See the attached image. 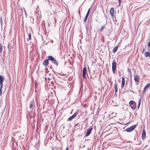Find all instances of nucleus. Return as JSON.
I'll list each match as a JSON object with an SVG mask.
<instances>
[{"label":"nucleus","instance_id":"7c9ffc66","mask_svg":"<svg viewBox=\"0 0 150 150\" xmlns=\"http://www.w3.org/2000/svg\"><path fill=\"white\" fill-rule=\"evenodd\" d=\"M24 12H25V15L26 16V11H25V9H24Z\"/></svg>","mask_w":150,"mask_h":150},{"label":"nucleus","instance_id":"bb28decb","mask_svg":"<svg viewBox=\"0 0 150 150\" xmlns=\"http://www.w3.org/2000/svg\"><path fill=\"white\" fill-rule=\"evenodd\" d=\"M90 8L88 10V11H87V14H89V12H90Z\"/></svg>","mask_w":150,"mask_h":150},{"label":"nucleus","instance_id":"f704fd0d","mask_svg":"<svg viewBox=\"0 0 150 150\" xmlns=\"http://www.w3.org/2000/svg\"><path fill=\"white\" fill-rule=\"evenodd\" d=\"M130 91L132 92L133 93H134V92L133 91L130 90Z\"/></svg>","mask_w":150,"mask_h":150},{"label":"nucleus","instance_id":"f8f14e48","mask_svg":"<svg viewBox=\"0 0 150 150\" xmlns=\"http://www.w3.org/2000/svg\"><path fill=\"white\" fill-rule=\"evenodd\" d=\"M134 80L135 81L138 82L139 80V76L138 75H136L134 77Z\"/></svg>","mask_w":150,"mask_h":150},{"label":"nucleus","instance_id":"0eeeda50","mask_svg":"<svg viewBox=\"0 0 150 150\" xmlns=\"http://www.w3.org/2000/svg\"><path fill=\"white\" fill-rule=\"evenodd\" d=\"M78 114V113L77 112H76L71 116H70L68 118L67 120H71L73 119L76 117V116Z\"/></svg>","mask_w":150,"mask_h":150},{"label":"nucleus","instance_id":"473e14b6","mask_svg":"<svg viewBox=\"0 0 150 150\" xmlns=\"http://www.w3.org/2000/svg\"><path fill=\"white\" fill-rule=\"evenodd\" d=\"M66 150H69L68 148V147L66 148Z\"/></svg>","mask_w":150,"mask_h":150},{"label":"nucleus","instance_id":"58836bf2","mask_svg":"<svg viewBox=\"0 0 150 150\" xmlns=\"http://www.w3.org/2000/svg\"><path fill=\"white\" fill-rule=\"evenodd\" d=\"M136 133L137 134V131H136Z\"/></svg>","mask_w":150,"mask_h":150},{"label":"nucleus","instance_id":"7ed1b4c3","mask_svg":"<svg viewBox=\"0 0 150 150\" xmlns=\"http://www.w3.org/2000/svg\"><path fill=\"white\" fill-rule=\"evenodd\" d=\"M129 105L132 110H134L136 108V103L133 100H131L129 102Z\"/></svg>","mask_w":150,"mask_h":150},{"label":"nucleus","instance_id":"72a5a7b5","mask_svg":"<svg viewBox=\"0 0 150 150\" xmlns=\"http://www.w3.org/2000/svg\"><path fill=\"white\" fill-rule=\"evenodd\" d=\"M50 42H51L52 43H53V41L52 40H51V41H50Z\"/></svg>","mask_w":150,"mask_h":150},{"label":"nucleus","instance_id":"f3484780","mask_svg":"<svg viewBox=\"0 0 150 150\" xmlns=\"http://www.w3.org/2000/svg\"><path fill=\"white\" fill-rule=\"evenodd\" d=\"M114 87H115V91L116 93H117L118 91V88H117V85L116 84V83H115L114 84Z\"/></svg>","mask_w":150,"mask_h":150},{"label":"nucleus","instance_id":"f03ea898","mask_svg":"<svg viewBox=\"0 0 150 150\" xmlns=\"http://www.w3.org/2000/svg\"><path fill=\"white\" fill-rule=\"evenodd\" d=\"M137 125V124L133 125L130 127L127 128L125 130H124V131L128 132H131L136 127Z\"/></svg>","mask_w":150,"mask_h":150},{"label":"nucleus","instance_id":"aec40b11","mask_svg":"<svg viewBox=\"0 0 150 150\" xmlns=\"http://www.w3.org/2000/svg\"><path fill=\"white\" fill-rule=\"evenodd\" d=\"M112 18L114 22H115V23H116L117 22L116 18V17L114 16V17H112Z\"/></svg>","mask_w":150,"mask_h":150},{"label":"nucleus","instance_id":"5701e85b","mask_svg":"<svg viewBox=\"0 0 150 150\" xmlns=\"http://www.w3.org/2000/svg\"><path fill=\"white\" fill-rule=\"evenodd\" d=\"M125 82H122L121 85L122 88L124 86V85H125Z\"/></svg>","mask_w":150,"mask_h":150},{"label":"nucleus","instance_id":"1a4fd4ad","mask_svg":"<svg viewBox=\"0 0 150 150\" xmlns=\"http://www.w3.org/2000/svg\"><path fill=\"white\" fill-rule=\"evenodd\" d=\"M146 136V133L145 130H143L142 133L141 138L143 141L145 139Z\"/></svg>","mask_w":150,"mask_h":150},{"label":"nucleus","instance_id":"39448f33","mask_svg":"<svg viewBox=\"0 0 150 150\" xmlns=\"http://www.w3.org/2000/svg\"><path fill=\"white\" fill-rule=\"evenodd\" d=\"M35 105V102L34 101H31L30 103V110L28 112H32L33 109V107Z\"/></svg>","mask_w":150,"mask_h":150},{"label":"nucleus","instance_id":"20e7f679","mask_svg":"<svg viewBox=\"0 0 150 150\" xmlns=\"http://www.w3.org/2000/svg\"><path fill=\"white\" fill-rule=\"evenodd\" d=\"M93 128V127H91L88 129L85 134V137H88L90 134L91 133V131L92 130Z\"/></svg>","mask_w":150,"mask_h":150},{"label":"nucleus","instance_id":"c85d7f7f","mask_svg":"<svg viewBox=\"0 0 150 150\" xmlns=\"http://www.w3.org/2000/svg\"><path fill=\"white\" fill-rule=\"evenodd\" d=\"M119 4V5L121 4V0H118Z\"/></svg>","mask_w":150,"mask_h":150},{"label":"nucleus","instance_id":"e433bc0d","mask_svg":"<svg viewBox=\"0 0 150 150\" xmlns=\"http://www.w3.org/2000/svg\"><path fill=\"white\" fill-rule=\"evenodd\" d=\"M52 66H51L50 67V68L52 69Z\"/></svg>","mask_w":150,"mask_h":150},{"label":"nucleus","instance_id":"ddd939ff","mask_svg":"<svg viewBox=\"0 0 150 150\" xmlns=\"http://www.w3.org/2000/svg\"><path fill=\"white\" fill-rule=\"evenodd\" d=\"M144 55L146 57H150V53L149 52H145Z\"/></svg>","mask_w":150,"mask_h":150},{"label":"nucleus","instance_id":"f257e3e1","mask_svg":"<svg viewBox=\"0 0 150 150\" xmlns=\"http://www.w3.org/2000/svg\"><path fill=\"white\" fill-rule=\"evenodd\" d=\"M48 59L52 62L53 64L55 65L57 67L59 63L56 59L52 56H49L47 57Z\"/></svg>","mask_w":150,"mask_h":150},{"label":"nucleus","instance_id":"4c0bfd02","mask_svg":"<svg viewBox=\"0 0 150 150\" xmlns=\"http://www.w3.org/2000/svg\"><path fill=\"white\" fill-rule=\"evenodd\" d=\"M78 123H77V124L76 125V126L77 125H78Z\"/></svg>","mask_w":150,"mask_h":150},{"label":"nucleus","instance_id":"4468645a","mask_svg":"<svg viewBox=\"0 0 150 150\" xmlns=\"http://www.w3.org/2000/svg\"><path fill=\"white\" fill-rule=\"evenodd\" d=\"M11 45H10L9 43L8 44V46H7V48L8 50V52H11Z\"/></svg>","mask_w":150,"mask_h":150},{"label":"nucleus","instance_id":"c756f323","mask_svg":"<svg viewBox=\"0 0 150 150\" xmlns=\"http://www.w3.org/2000/svg\"><path fill=\"white\" fill-rule=\"evenodd\" d=\"M148 46L149 47H150V41L148 43Z\"/></svg>","mask_w":150,"mask_h":150},{"label":"nucleus","instance_id":"412c9836","mask_svg":"<svg viewBox=\"0 0 150 150\" xmlns=\"http://www.w3.org/2000/svg\"><path fill=\"white\" fill-rule=\"evenodd\" d=\"M0 22L1 24V25H2V24H3V21H2V18L1 17L0 18Z\"/></svg>","mask_w":150,"mask_h":150},{"label":"nucleus","instance_id":"393cba45","mask_svg":"<svg viewBox=\"0 0 150 150\" xmlns=\"http://www.w3.org/2000/svg\"><path fill=\"white\" fill-rule=\"evenodd\" d=\"M82 76L84 78L85 77L86 73H82Z\"/></svg>","mask_w":150,"mask_h":150},{"label":"nucleus","instance_id":"b1692460","mask_svg":"<svg viewBox=\"0 0 150 150\" xmlns=\"http://www.w3.org/2000/svg\"><path fill=\"white\" fill-rule=\"evenodd\" d=\"M122 82H125V79L124 77H122Z\"/></svg>","mask_w":150,"mask_h":150},{"label":"nucleus","instance_id":"6ab92c4d","mask_svg":"<svg viewBox=\"0 0 150 150\" xmlns=\"http://www.w3.org/2000/svg\"><path fill=\"white\" fill-rule=\"evenodd\" d=\"M86 67H84L82 73H86Z\"/></svg>","mask_w":150,"mask_h":150},{"label":"nucleus","instance_id":"c9c22d12","mask_svg":"<svg viewBox=\"0 0 150 150\" xmlns=\"http://www.w3.org/2000/svg\"><path fill=\"white\" fill-rule=\"evenodd\" d=\"M48 26L49 25V23H48Z\"/></svg>","mask_w":150,"mask_h":150},{"label":"nucleus","instance_id":"2eb2a0df","mask_svg":"<svg viewBox=\"0 0 150 150\" xmlns=\"http://www.w3.org/2000/svg\"><path fill=\"white\" fill-rule=\"evenodd\" d=\"M118 46H115L113 49V52L114 53H115L116 51H117L118 48Z\"/></svg>","mask_w":150,"mask_h":150},{"label":"nucleus","instance_id":"2f4dec72","mask_svg":"<svg viewBox=\"0 0 150 150\" xmlns=\"http://www.w3.org/2000/svg\"><path fill=\"white\" fill-rule=\"evenodd\" d=\"M62 73V72H57V73L59 74H60Z\"/></svg>","mask_w":150,"mask_h":150},{"label":"nucleus","instance_id":"a211bd4d","mask_svg":"<svg viewBox=\"0 0 150 150\" xmlns=\"http://www.w3.org/2000/svg\"><path fill=\"white\" fill-rule=\"evenodd\" d=\"M141 99H140L139 100V103L137 106V109H138L140 107L141 104Z\"/></svg>","mask_w":150,"mask_h":150},{"label":"nucleus","instance_id":"9d476101","mask_svg":"<svg viewBox=\"0 0 150 150\" xmlns=\"http://www.w3.org/2000/svg\"><path fill=\"white\" fill-rule=\"evenodd\" d=\"M114 9L113 8H111L110 10V14L112 17H114Z\"/></svg>","mask_w":150,"mask_h":150},{"label":"nucleus","instance_id":"ea45409f","mask_svg":"<svg viewBox=\"0 0 150 150\" xmlns=\"http://www.w3.org/2000/svg\"><path fill=\"white\" fill-rule=\"evenodd\" d=\"M131 85H132V82H131Z\"/></svg>","mask_w":150,"mask_h":150},{"label":"nucleus","instance_id":"cd10ccee","mask_svg":"<svg viewBox=\"0 0 150 150\" xmlns=\"http://www.w3.org/2000/svg\"><path fill=\"white\" fill-rule=\"evenodd\" d=\"M104 29V27L102 26L101 28L100 29V31H102Z\"/></svg>","mask_w":150,"mask_h":150},{"label":"nucleus","instance_id":"dca6fc26","mask_svg":"<svg viewBox=\"0 0 150 150\" xmlns=\"http://www.w3.org/2000/svg\"><path fill=\"white\" fill-rule=\"evenodd\" d=\"M88 15H89L88 14L86 13V15L85 18L84 19V20H83V22L84 23H85V22H86Z\"/></svg>","mask_w":150,"mask_h":150},{"label":"nucleus","instance_id":"4be33fe9","mask_svg":"<svg viewBox=\"0 0 150 150\" xmlns=\"http://www.w3.org/2000/svg\"><path fill=\"white\" fill-rule=\"evenodd\" d=\"M28 39L31 40V34L30 33H29L28 35Z\"/></svg>","mask_w":150,"mask_h":150},{"label":"nucleus","instance_id":"a878e982","mask_svg":"<svg viewBox=\"0 0 150 150\" xmlns=\"http://www.w3.org/2000/svg\"><path fill=\"white\" fill-rule=\"evenodd\" d=\"M127 70H128V72H129V73L131 74V71L130 69L129 68H128Z\"/></svg>","mask_w":150,"mask_h":150},{"label":"nucleus","instance_id":"423d86ee","mask_svg":"<svg viewBox=\"0 0 150 150\" xmlns=\"http://www.w3.org/2000/svg\"><path fill=\"white\" fill-rule=\"evenodd\" d=\"M116 62L114 60L113 61V62L112 63V71L114 74V72L116 70Z\"/></svg>","mask_w":150,"mask_h":150},{"label":"nucleus","instance_id":"6e6552de","mask_svg":"<svg viewBox=\"0 0 150 150\" xmlns=\"http://www.w3.org/2000/svg\"><path fill=\"white\" fill-rule=\"evenodd\" d=\"M49 59L48 58L45 60L42 63V65H44L45 67L47 66L49 64Z\"/></svg>","mask_w":150,"mask_h":150},{"label":"nucleus","instance_id":"a19ab883","mask_svg":"<svg viewBox=\"0 0 150 150\" xmlns=\"http://www.w3.org/2000/svg\"><path fill=\"white\" fill-rule=\"evenodd\" d=\"M148 141L149 142L150 141H149H149Z\"/></svg>","mask_w":150,"mask_h":150},{"label":"nucleus","instance_id":"9b49d317","mask_svg":"<svg viewBox=\"0 0 150 150\" xmlns=\"http://www.w3.org/2000/svg\"><path fill=\"white\" fill-rule=\"evenodd\" d=\"M149 87H150V83L147 84L145 86L143 90V93H144L145 91Z\"/></svg>","mask_w":150,"mask_h":150}]
</instances>
